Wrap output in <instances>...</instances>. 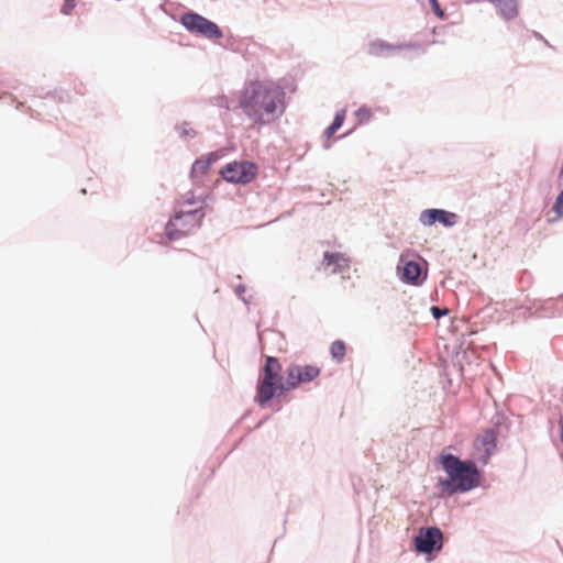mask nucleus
I'll list each match as a JSON object with an SVG mask.
<instances>
[{"label": "nucleus", "mask_w": 563, "mask_h": 563, "mask_svg": "<svg viewBox=\"0 0 563 563\" xmlns=\"http://www.w3.org/2000/svg\"><path fill=\"white\" fill-rule=\"evenodd\" d=\"M264 363L258 368L253 401L261 408L267 409L285 393L297 389L318 378L321 368L314 364L290 363L283 376V365L277 356L264 355Z\"/></svg>", "instance_id": "f257e3e1"}, {"label": "nucleus", "mask_w": 563, "mask_h": 563, "mask_svg": "<svg viewBox=\"0 0 563 563\" xmlns=\"http://www.w3.org/2000/svg\"><path fill=\"white\" fill-rule=\"evenodd\" d=\"M286 91L278 84L253 79L240 91L239 106L257 125H268L279 119L286 108Z\"/></svg>", "instance_id": "f03ea898"}, {"label": "nucleus", "mask_w": 563, "mask_h": 563, "mask_svg": "<svg viewBox=\"0 0 563 563\" xmlns=\"http://www.w3.org/2000/svg\"><path fill=\"white\" fill-rule=\"evenodd\" d=\"M435 470L442 471L446 476H438L435 488L442 492L441 497L466 494L477 487L487 489L489 484L481 481L483 470L477 466L475 455L461 459L443 449L433 460Z\"/></svg>", "instance_id": "7ed1b4c3"}, {"label": "nucleus", "mask_w": 563, "mask_h": 563, "mask_svg": "<svg viewBox=\"0 0 563 563\" xmlns=\"http://www.w3.org/2000/svg\"><path fill=\"white\" fill-rule=\"evenodd\" d=\"M205 218V212L199 208L190 210L174 208L165 224L164 235L170 242L178 241L200 229Z\"/></svg>", "instance_id": "20e7f679"}, {"label": "nucleus", "mask_w": 563, "mask_h": 563, "mask_svg": "<svg viewBox=\"0 0 563 563\" xmlns=\"http://www.w3.org/2000/svg\"><path fill=\"white\" fill-rule=\"evenodd\" d=\"M179 22L190 34L213 41L214 43L224 37L222 29L214 21L194 10L185 11Z\"/></svg>", "instance_id": "39448f33"}, {"label": "nucleus", "mask_w": 563, "mask_h": 563, "mask_svg": "<svg viewBox=\"0 0 563 563\" xmlns=\"http://www.w3.org/2000/svg\"><path fill=\"white\" fill-rule=\"evenodd\" d=\"M260 173L258 164L253 159H234L224 164L220 177L228 184L245 186L254 181Z\"/></svg>", "instance_id": "423d86ee"}, {"label": "nucleus", "mask_w": 563, "mask_h": 563, "mask_svg": "<svg viewBox=\"0 0 563 563\" xmlns=\"http://www.w3.org/2000/svg\"><path fill=\"white\" fill-rule=\"evenodd\" d=\"M396 274L401 283L409 286H422L428 278V262L420 255L417 258H409L400 254Z\"/></svg>", "instance_id": "0eeeda50"}, {"label": "nucleus", "mask_w": 563, "mask_h": 563, "mask_svg": "<svg viewBox=\"0 0 563 563\" xmlns=\"http://www.w3.org/2000/svg\"><path fill=\"white\" fill-rule=\"evenodd\" d=\"M442 539L443 532L438 526L421 527L412 540L413 549L416 553L422 555L440 552L443 548Z\"/></svg>", "instance_id": "6e6552de"}, {"label": "nucleus", "mask_w": 563, "mask_h": 563, "mask_svg": "<svg viewBox=\"0 0 563 563\" xmlns=\"http://www.w3.org/2000/svg\"><path fill=\"white\" fill-rule=\"evenodd\" d=\"M407 49L415 51L417 55H424L427 52L419 42L409 41L394 44L383 38H376L369 42L367 53L375 57H390Z\"/></svg>", "instance_id": "1a4fd4ad"}, {"label": "nucleus", "mask_w": 563, "mask_h": 563, "mask_svg": "<svg viewBox=\"0 0 563 563\" xmlns=\"http://www.w3.org/2000/svg\"><path fill=\"white\" fill-rule=\"evenodd\" d=\"M459 219L457 213L442 208H427L419 216V221L423 227H433L439 223L448 229L455 227Z\"/></svg>", "instance_id": "9d476101"}, {"label": "nucleus", "mask_w": 563, "mask_h": 563, "mask_svg": "<svg viewBox=\"0 0 563 563\" xmlns=\"http://www.w3.org/2000/svg\"><path fill=\"white\" fill-rule=\"evenodd\" d=\"M222 157L219 151H211L198 156L191 164L190 174H203Z\"/></svg>", "instance_id": "9b49d317"}, {"label": "nucleus", "mask_w": 563, "mask_h": 563, "mask_svg": "<svg viewBox=\"0 0 563 563\" xmlns=\"http://www.w3.org/2000/svg\"><path fill=\"white\" fill-rule=\"evenodd\" d=\"M509 30L512 33H517L523 44L530 38V36H532L536 40L542 42L547 47L553 51L556 49L540 32L527 29L522 21L517 22L514 26L509 27Z\"/></svg>", "instance_id": "f8f14e48"}, {"label": "nucleus", "mask_w": 563, "mask_h": 563, "mask_svg": "<svg viewBox=\"0 0 563 563\" xmlns=\"http://www.w3.org/2000/svg\"><path fill=\"white\" fill-rule=\"evenodd\" d=\"M498 435L494 428H486L483 433L474 440V449L478 451L481 448L484 450H497Z\"/></svg>", "instance_id": "ddd939ff"}, {"label": "nucleus", "mask_w": 563, "mask_h": 563, "mask_svg": "<svg viewBox=\"0 0 563 563\" xmlns=\"http://www.w3.org/2000/svg\"><path fill=\"white\" fill-rule=\"evenodd\" d=\"M70 99L69 91L65 89H55L53 91H47L44 97H34L32 100L33 104L37 108L46 107L44 100L52 101L55 106L58 102H67Z\"/></svg>", "instance_id": "4468645a"}, {"label": "nucleus", "mask_w": 563, "mask_h": 563, "mask_svg": "<svg viewBox=\"0 0 563 563\" xmlns=\"http://www.w3.org/2000/svg\"><path fill=\"white\" fill-rule=\"evenodd\" d=\"M490 422L493 424L492 428L495 429L498 437H506L510 431L512 424L510 418L503 411H496L495 415L492 417Z\"/></svg>", "instance_id": "2eb2a0df"}, {"label": "nucleus", "mask_w": 563, "mask_h": 563, "mask_svg": "<svg viewBox=\"0 0 563 563\" xmlns=\"http://www.w3.org/2000/svg\"><path fill=\"white\" fill-rule=\"evenodd\" d=\"M346 119V109L342 108L335 111L332 122L323 130L322 137L330 140L344 124Z\"/></svg>", "instance_id": "dca6fc26"}, {"label": "nucleus", "mask_w": 563, "mask_h": 563, "mask_svg": "<svg viewBox=\"0 0 563 563\" xmlns=\"http://www.w3.org/2000/svg\"><path fill=\"white\" fill-rule=\"evenodd\" d=\"M216 43L224 49L233 53H243L246 49L243 40L232 33L228 34L222 40L216 41Z\"/></svg>", "instance_id": "f3484780"}, {"label": "nucleus", "mask_w": 563, "mask_h": 563, "mask_svg": "<svg viewBox=\"0 0 563 563\" xmlns=\"http://www.w3.org/2000/svg\"><path fill=\"white\" fill-rule=\"evenodd\" d=\"M346 354V343L343 340H334L330 345V355L333 361L341 363Z\"/></svg>", "instance_id": "a211bd4d"}, {"label": "nucleus", "mask_w": 563, "mask_h": 563, "mask_svg": "<svg viewBox=\"0 0 563 563\" xmlns=\"http://www.w3.org/2000/svg\"><path fill=\"white\" fill-rule=\"evenodd\" d=\"M344 255L336 251H325L323 253L322 264L327 267L332 266L334 269L341 267Z\"/></svg>", "instance_id": "6ab92c4d"}, {"label": "nucleus", "mask_w": 563, "mask_h": 563, "mask_svg": "<svg viewBox=\"0 0 563 563\" xmlns=\"http://www.w3.org/2000/svg\"><path fill=\"white\" fill-rule=\"evenodd\" d=\"M200 196H201L200 206H198L197 208L202 210L205 212V214L207 216V213L212 212V210H213L211 203H213L216 201V195H214L213 189H208L203 192H200Z\"/></svg>", "instance_id": "aec40b11"}, {"label": "nucleus", "mask_w": 563, "mask_h": 563, "mask_svg": "<svg viewBox=\"0 0 563 563\" xmlns=\"http://www.w3.org/2000/svg\"><path fill=\"white\" fill-rule=\"evenodd\" d=\"M353 114L356 118L358 125L367 124L371 121L372 117H373L372 109L368 106H366V104L360 106L353 112Z\"/></svg>", "instance_id": "412c9836"}, {"label": "nucleus", "mask_w": 563, "mask_h": 563, "mask_svg": "<svg viewBox=\"0 0 563 563\" xmlns=\"http://www.w3.org/2000/svg\"><path fill=\"white\" fill-rule=\"evenodd\" d=\"M552 210L555 216L548 219V223L550 224H553L563 217V188L556 195Z\"/></svg>", "instance_id": "4be33fe9"}, {"label": "nucleus", "mask_w": 563, "mask_h": 563, "mask_svg": "<svg viewBox=\"0 0 563 563\" xmlns=\"http://www.w3.org/2000/svg\"><path fill=\"white\" fill-rule=\"evenodd\" d=\"M175 131L179 134L180 137L194 139L198 134V132L195 129L189 126L188 121H183L180 124H176Z\"/></svg>", "instance_id": "5701e85b"}, {"label": "nucleus", "mask_w": 563, "mask_h": 563, "mask_svg": "<svg viewBox=\"0 0 563 563\" xmlns=\"http://www.w3.org/2000/svg\"><path fill=\"white\" fill-rule=\"evenodd\" d=\"M201 196L197 194L196 189L188 190L183 197V206L200 205Z\"/></svg>", "instance_id": "b1692460"}, {"label": "nucleus", "mask_w": 563, "mask_h": 563, "mask_svg": "<svg viewBox=\"0 0 563 563\" xmlns=\"http://www.w3.org/2000/svg\"><path fill=\"white\" fill-rule=\"evenodd\" d=\"M429 4H430V8L433 12V14L441 21H444L448 19V13L445 11V9H443L440 3H439V0H428Z\"/></svg>", "instance_id": "393cba45"}, {"label": "nucleus", "mask_w": 563, "mask_h": 563, "mask_svg": "<svg viewBox=\"0 0 563 563\" xmlns=\"http://www.w3.org/2000/svg\"><path fill=\"white\" fill-rule=\"evenodd\" d=\"M245 292H246V285L245 284L240 283L239 285L235 286L234 294L236 295V297L241 301H243L245 305H250L252 296L246 297Z\"/></svg>", "instance_id": "a878e982"}, {"label": "nucleus", "mask_w": 563, "mask_h": 563, "mask_svg": "<svg viewBox=\"0 0 563 563\" xmlns=\"http://www.w3.org/2000/svg\"><path fill=\"white\" fill-rule=\"evenodd\" d=\"M78 1L79 0H64L60 5V13L66 16L70 15L77 7Z\"/></svg>", "instance_id": "bb28decb"}, {"label": "nucleus", "mask_w": 563, "mask_h": 563, "mask_svg": "<svg viewBox=\"0 0 563 563\" xmlns=\"http://www.w3.org/2000/svg\"><path fill=\"white\" fill-rule=\"evenodd\" d=\"M430 312L434 320H440L441 318L449 314V309L441 306H431Z\"/></svg>", "instance_id": "cd10ccee"}, {"label": "nucleus", "mask_w": 563, "mask_h": 563, "mask_svg": "<svg viewBox=\"0 0 563 563\" xmlns=\"http://www.w3.org/2000/svg\"><path fill=\"white\" fill-rule=\"evenodd\" d=\"M495 452L496 451L494 450H484L481 455L475 456L476 463H479L482 466H486Z\"/></svg>", "instance_id": "c85d7f7f"}, {"label": "nucleus", "mask_w": 563, "mask_h": 563, "mask_svg": "<svg viewBox=\"0 0 563 563\" xmlns=\"http://www.w3.org/2000/svg\"><path fill=\"white\" fill-rule=\"evenodd\" d=\"M206 178L207 177L203 174H190L189 173V179H190L192 186L196 188L205 187Z\"/></svg>", "instance_id": "c756f323"}, {"label": "nucleus", "mask_w": 563, "mask_h": 563, "mask_svg": "<svg viewBox=\"0 0 563 563\" xmlns=\"http://www.w3.org/2000/svg\"><path fill=\"white\" fill-rule=\"evenodd\" d=\"M269 418H271V416H266V417H264L262 420H260V421L257 422V424L255 426V429H260V428H262V427L264 426V423H265Z\"/></svg>", "instance_id": "7c9ffc66"}, {"label": "nucleus", "mask_w": 563, "mask_h": 563, "mask_svg": "<svg viewBox=\"0 0 563 563\" xmlns=\"http://www.w3.org/2000/svg\"><path fill=\"white\" fill-rule=\"evenodd\" d=\"M331 146H332V141H331V139H330V140L324 139V142H323V144H322L323 150H330V148H331Z\"/></svg>", "instance_id": "2f4dec72"}, {"label": "nucleus", "mask_w": 563, "mask_h": 563, "mask_svg": "<svg viewBox=\"0 0 563 563\" xmlns=\"http://www.w3.org/2000/svg\"><path fill=\"white\" fill-rule=\"evenodd\" d=\"M452 386V379L450 377L446 378V385L444 386V388L446 387H451Z\"/></svg>", "instance_id": "473e14b6"}, {"label": "nucleus", "mask_w": 563, "mask_h": 563, "mask_svg": "<svg viewBox=\"0 0 563 563\" xmlns=\"http://www.w3.org/2000/svg\"><path fill=\"white\" fill-rule=\"evenodd\" d=\"M351 133V131H346L344 133H342L338 139H342V137H345L346 135H349Z\"/></svg>", "instance_id": "72a5a7b5"}, {"label": "nucleus", "mask_w": 563, "mask_h": 563, "mask_svg": "<svg viewBox=\"0 0 563 563\" xmlns=\"http://www.w3.org/2000/svg\"><path fill=\"white\" fill-rule=\"evenodd\" d=\"M280 409H282V405H279L277 408H275V410H274V411H275V412H278V411H280Z\"/></svg>", "instance_id": "f704fd0d"}, {"label": "nucleus", "mask_w": 563, "mask_h": 563, "mask_svg": "<svg viewBox=\"0 0 563 563\" xmlns=\"http://www.w3.org/2000/svg\"><path fill=\"white\" fill-rule=\"evenodd\" d=\"M417 2H419L422 7H424V1L423 0H416Z\"/></svg>", "instance_id": "c9c22d12"}, {"label": "nucleus", "mask_w": 563, "mask_h": 563, "mask_svg": "<svg viewBox=\"0 0 563 563\" xmlns=\"http://www.w3.org/2000/svg\"><path fill=\"white\" fill-rule=\"evenodd\" d=\"M432 33H433V34H437V33H438L437 27H434V29L432 30Z\"/></svg>", "instance_id": "e433bc0d"}, {"label": "nucleus", "mask_w": 563, "mask_h": 563, "mask_svg": "<svg viewBox=\"0 0 563 563\" xmlns=\"http://www.w3.org/2000/svg\"><path fill=\"white\" fill-rule=\"evenodd\" d=\"M287 522V518L285 517L283 525L285 526Z\"/></svg>", "instance_id": "4c0bfd02"}, {"label": "nucleus", "mask_w": 563, "mask_h": 563, "mask_svg": "<svg viewBox=\"0 0 563 563\" xmlns=\"http://www.w3.org/2000/svg\"><path fill=\"white\" fill-rule=\"evenodd\" d=\"M559 298L563 299V294L559 295Z\"/></svg>", "instance_id": "58836bf2"}]
</instances>
